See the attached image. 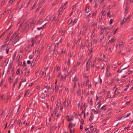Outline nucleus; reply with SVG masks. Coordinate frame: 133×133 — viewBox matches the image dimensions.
Here are the masks:
<instances>
[{"label":"nucleus","instance_id":"5fc2aeb1","mask_svg":"<svg viewBox=\"0 0 133 133\" xmlns=\"http://www.w3.org/2000/svg\"><path fill=\"white\" fill-rule=\"evenodd\" d=\"M104 0H97V1L100 3L102 2Z\"/></svg>","mask_w":133,"mask_h":133},{"label":"nucleus","instance_id":"5701e85b","mask_svg":"<svg viewBox=\"0 0 133 133\" xmlns=\"http://www.w3.org/2000/svg\"><path fill=\"white\" fill-rule=\"evenodd\" d=\"M125 19V18H123L122 19L121 22V25H123L124 22V20Z\"/></svg>","mask_w":133,"mask_h":133},{"label":"nucleus","instance_id":"0e129e2a","mask_svg":"<svg viewBox=\"0 0 133 133\" xmlns=\"http://www.w3.org/2000/svg\"><path fill=\"white\" fill-rule=\"evenodd\" d=\"M5 46V45H3L2 46H1L0 48H2V49Z\"/></svg>","mask_w":133,"mask_h":133},{"label":"nucleus","instance_id":"9b49d317","mask_svg":"<svg viewBox=\"0 0 133 133\" xmlns=\"http://www.w3.org/2000/svg\"><path fill=\"white\" fill-rule=\"evenodd\" d=\"M107 98H111V95L110 94V92L109 91H108L107 92Z\"/></svg>","mask_w":133,"mask_h":133},{"label":"nucleus","instance_id":"c03bdc74","mask_svg":"<svg viewBox=\"0 0 133 133\" xmlns=\"http://www.w3.org/2000/svg\"><path fill=\"white\" fill-rule=\"evenodd\" d=\"M77 94L78 95H79L81 94V91L80 90H79L78 91H77Z\"/></svg>","mask_w":133,"mask_h":133},{"label":"nucleus","instance_id":"de8ad7c7","mask_svg":"<svg viewBox=\"0 0 133 133\" xmlns=\"http://www.w3.org/2000/svg\"><path fill=\"white\" fill-rule=\"evenodd\" d=\"M121 111L120 109H118L116 110V112L117 113H118L119 112H120Z\"/></svg>","mask_w":133,"mask_h":133},{"label":"nucleus","instance_id":"c85d7f7f","mask_svg":"<svg viewBox=\"0 0 133 133\" xmlns=\"http://www.w3.org/2000/svg\"><path fill=\"white\" fill-rule=\"evenodd\" d=\"M111 110H108L107 111L106 114L107 115H109L111 113Z\"/></svg>","mask_w":133,"mask_h":133},{"label":"nucleus","instance_id":"37998d69","mask_svg":"<svg viewBox=\"0 0 133 133\" xmlns=\"http://www.w3.org/2000/svg\"><path fill=\"white\" fill-rule=\"evenodd\" d=\"M60 68L58 66H56V70L58 71L59 69Z\"/></svg>","mask_w":133,"mask_h":133},{"label":"nucleus","instance_id":"774afa93","mask_svg":"<svg viewBox=\"0 0 133 133\" xmlns=\"http://www.w3.org/2000/svg\"><path fill=\"white\" fill-rule=\"evenodd\" d=\"M88 88L90 89L91 88V85L90 84L88 86Z\"/></svg>","mask_w":133,"mask_h":133},{"label":"nucleus","instance_id":"c9c22d12","mask_svg":"<svg viewBox=\"0 0 133 133\" xmlns=\"http://www.w3.org/2000/svg\"><path fill=\"white\" fill-rule=\"evenodd\" d=\"M57 125V126L56 125V129H57V128H58V129H59L60 127V124H58Z\"/></svg>","mask_w":133,"mask_h":133},{"label":"nucleus","instance_id":"412c9836","mask_svg":"<svg viewBox=\"0 0 133 133\" xmlns=\"http://www.w3.org/2000/svg\"><path fill=\"white\" fill-rule=\"evenodd\" d=\"M77 22V20L76 19H73L72 25H74Z\"/></svg>","mask_w":133,"mask_h":133},{"label":"nucleus","instance_id":"ddd939ff","mask_svg":"<svg viewBox=\"0 0 133 133\" xmlns=\"http://www.w3.org/2000/svg\"><path fill=\"white\" fill-rule=\"evenodd\" d=\"M87 103H83L82 104V106L81 108L82 107H83L84 108V110L85 109L87 108Z\"/></svg>","mask_w":133,"mask_h":133},{"label":"nucleus","instance_id":"3c124183","mask_svg":"<svg viewBox=\"0 0 133 133\" xmlns=\"http://www.w3.org/2000/svg\"><path fill=\"white\" fill-rule=\"evenodd\" d=\"M89 82V80L88 79L87 80V82L86 84V85L87 86L88 84V83Z\"/></svg>","mask_w":133,"mask_h":133},{"label":"nucleus","instance_id":"603ef678","mask_svg":"<svg viewBox=\"0 0 133 133\" xmlns=\"http://www.w3.org/2000/svg\"><path fill=\"white\" fill-rule=\"evenodd\" d=\"M129 65H128V66H127V67H126V68H124L123 69H122L121 70V71H120V73L121 72H122V71L123 70H124V69H126L128 67H129Z\"/></svg>","mask_w":133,"mask_h":133},{"label":"nucleus","instance_id":"423d86ee","mask_svg":"<svg viewBox=\"0 0 133 133\" xmlns=\"http://www.w3.org/2000/svg\"><path fill=\"white\" fill-rule=\"evenodd\" d=\"M54 111L55 112V117L57 118L58 117L61 115V113L60 112H57L56 110H55Z\"/></svg>","mask_w":133,"mask_h":133},{"label":"nucleus","instance_id":"7c9ffc66","mask_svg":"<svg viewBox=\"0 0 133 133\" xmlns=\"http://www.w3.org/2000/svg\"><path fill=\"white\" fill-rule=\"evenodd\" d=\"M129 84H128L127 85V88H126L123 89V90L124 91H126L127 90V89L129 88Z\"/></svg>","mask_w":133,"mask_h":133},{"label":"nucleus","instance_id":"4d7b16f0","mask_svg":"<svg viewBox=\"0 0 133 133\" xmlns=\"http://www.w3.org/2000/svg\"><path fill=\"white\" fill-rule=\"evenodd\" d=\"M45 89V90L44 91V93H47V91H48V90H47V89Z\"/></svg>","mask_w":133,"mask_h":133},{"label":"nucleus","instance_id":"79ce46f5","mask_svg":"<svg viewBox=\"0 0 133 133\" xmlns=\"http://www.w3.org/2000/svg\"><path fill=\"white\" fill-rule=\"evenodd\" d=\"M35 62V60H33L32 63H31V66H32V67L34 66V63Z\"/></svg>","mask_w":133,"mask_h":133},{"label":"nucleus","instance_id":"b1692460","mask_svg":"<svg viewBox=\"0 0 133 133\" xmlns=\"http://www.w3.org/2000/svg\"><path fill=\"white\" fill-rule=\"evenodd\" d=\"M105 11V10L104 9H103L101 13V14L102 15L104 16L105 15V14L104 13Z\"/></svg>","mask_w":133,"mask_h":133},{"label":"nucleus","instance_id":"e2e57ef3","mask_svg":"<svg viewBox=\"0 0 133 133\" xmlns=\"http://www.w3.org/2000/svg\"><path fill=\"white\" fill-rule=\"evenodd\" d=\"M76 7V6L75 5H74L72 7V9H74Z\"/></svg>","mask_w":133,"mask_h":133},{"label":"nucleus","instance_id":"58836bf2","mask_svg":"<svg viewBox=\"0 0 133 133\" xmlns=\"http://www.w3.org/2000/svg\"><path fill=\"white\" fill-rule=\"evenodd\" d=\"M113 20L112 19H111L109 23L110 25L111 24L113 23Z\"/></svg>","mask_w":133,"mask_h":133},{"label":"nucleus","instance_id":"864d4df0","mask_svg":"<svg viewBox=\"0 0 133 133\" xmlns=\"http://www.w3.org/2000/svg\"><path fill=\"white\" fill-rule=\"evenodd\" d=\"M82 94L83 95L85 93V90L84 89H83L82 91Z\"/></svg>","mask_w":133,"mask_h":133},{"label":"nucleus","instance_id":"f03ea898","mask_svg":"<svg viewBox=\"0 0 133 133\" xmlns=\"http://www.w3.org/2000/svg\"><path fill=\"white\" fill-rule=\"evenodd\" d=\"M68 2H66L65 4L62 3L61 8L59 9V12L58 15H61L62 14V11L65 8V6L66 5L68 4Z\"/></svg>","mask_w":133,"mask_h":133},{"label":"nucleus","instance_id":"4468645a","mask_svg":"<svg viewBox=\"0 0 133 133\" xmlns=\"http://www.w3.org/2000/svg\"><path fill=\"white\" fill-rule=\"evenodd\" d=\"M78 79V78L76 76H75L74 78L73 79L72 81L74 83H75Z\"/></svg>","mask_w":133,"mask_h":133},{"label":"nucleus","instance_id":"2eb2a0df","mask_svg":"<svg viewBox=\"0 0 133 133\" xmlns=\"http://www.w3.org/2000/svg\"><path fill=\"white\" fill-rule=\"evenodd\" d=\"M40 74L41 75V77L42 78H44L45 76L46 73L42 71L40 72Z\"/></svg>","mask_w":133,"mask_h":133},{"label":"nucleus","instance_id":"aec40b11","mask_svg":"<svg viewBox=\"0 0 133 133\" xmlns=\"http://www.w3.org/2000/svg\"><path fill=\"white\" fill-rule=\"evenodd\" d=\"M73 21V19L70 18L68 21V23L69 24H71L72 25V22Z\"/></svg>","mask_w":133,"mask_h":133},{"label":"nucleus","instance_id":"4c0bfd02","mask_svg":"<svg viewBox=\"0 0 133 133\" xmlns=\"http://www.w3.org/2000/svg\"><path fill=\"white\" fill-rule=\"evenodd\" d=\"M8 10V9H6L4 12L2 14V15H5L6 14V12Z\"/></svg>","mask_w":133,"mask_h":133},{"label":"nucleus","instance_id":"bf43d9fd","mask_svg":"<svg viewBox=\"0 0 133 133\" xmlns=\"http://www.w3.org/2000/svg\"><path fill=\"white\" fill-rule=\"evenodd\" d=\"M22 82H21L20 83V84H19V89L21 87V85H22Z\"/></svg>","mask_w":133,"mask_h":133},{"label":"nucleus","instance_id":"a19ab883","mask_svg":"<svg viewBox=\"0 0 133 133\" xmlns=\"http://www.w3.org/2000/svg\"><path fill=\"white\" fill-rule=\"evenodd\" d=\"M15 0H10L9 2V3L10 4H11Z\"/></svg>","mask_w":133,"mask_h":133},{"label":"nucleus","instance_id":"393cba45","mask_svg":"<svg viewBox=\"0 0 133 133\" xmlns=\"http://www.w3.org/2000/svg\"><path fill=\"white\" fill-rule=\"evenodd\" d=\"M90 63V61L89 60L87 61V63H86L87 67H88L89 66V65Z\"/></svg>","mask_w":133,"mask_h":133},{"label":"nucleus","instance_id":"cd10ccee","mask_svg":"<svg viewBox=\"0 0 133 133\" xmlns=\"http://www.w3.org/2000/svg\"><path fill=\"white\" fill-rule=\"evenodd\" d=\"M89 104L90 105H93V102L92 101V98H91L90 102H89Z\"/></svg>","mask_w":133,"mask_h":133},{"label":"nucleus","instance_id":"69168bd1","mask_svg":"<svg viewBox=\"0 0 133 133\" xmlns=\"http://www.w3.org/2000/svg\"><path fill=\"white\" fill-rule=\"evenodd\" d=\"M90 14V13H89L88 14H85V15L87 16V17H88Z\"/></svg>","mask_w":133,"mask_h":133},{"label":"nucleus","instance_id":"dca6fc26","mask_svg":"<svg viewBox=\"0 0 133 133\" xmlns=\"http://www.w3.org/2000/svg\"><path fill=\"white\" fill-rule=\"evenodd\" d=\"M40 97L42 99H44L45 97V95L42 93L40 95Z\"/></svg>","mask_w":133,"mask_h":133},{"label":"nucleus","instance_id":"2f4dec72","mask_svg":"<svg viewBox=\"0 0 133 133\" xmlns=\"http://www.w3.org/2000/svg\"><path fill=\"white\" fill-rule=\"evenodd\" d=\"M131 113H128L126 115H125V118H127L129 117L131 115Z\"/></svg>","mask_w":133,"mask_h":133},{"label":"nucleus","instance_id":"052dcab7","mask_svg":"<svg viewBox=\"0 0 133 133\" xmlns=\"http://www.w3.org/2000/svg\"><path fill=\"white\" fill-rule=\"evenodd\" d=\"M131 72H132V71H129L128 72V75H130L131 73Z\"/></svg>","mask_w":133,"mask_h":133},{"label":"nucleus","instance_id":"09e8293b","mask_svg":"<svg viewBox=\"0 0 133 133\" xmlns=\"http://www.w3.org/2000/svg\"><path fill=\"white\" fill-rule=\"evenodd\" d=\"M55 17V16H53L51 18V20H52L54 19Z\"/></svg>","mask_w":133,"mask_h":133},{"label":"nucleus","instance_id":"a211bd4d","mask_svg":"<svg viewBox=\"0 0 133 133\" xmlns=\"http://www.w3.org/2000/svg\"><path fill=\"white\" fill-rule=\"evenodd\" d=\"M29 72L30 71L29 70H26L25 74V76L26 77L28 76L29 74Z\"/></svg>","mask_w":133,"mask_h":133},{"label":"nucleus","instance_id":"ea45409f","mask_svg":"<svg viewBox=\"0 0 133 133\" xmlns=\"http://www.w3.org/2000/svg\"><path fill=\"white\" fill-rule=\"evenodd\" d=\"M16 41H14L15 43H14L13 42H12V45H13L16 42H17V41H18V39H16Z\"/></svg>","mask_w":133,"mask_h":133},{"label":"nucleus","instance_id":"4be33fe9","mask_svg":"<svg viewBox=\"0 0 133 133\" xmlns=\"http://www.w3.org/2000/svg\"><path fill=\"white\" fill-rule=\"evenodd\" d=\"M74 117H72V118H68V121L70 122H72V121H73L74 120Z\"/></svg>","mask_w":133,"mask_h":133},{"label":"nucleus","instance_id":"c756f323","mask_svg":"<svg viewBox=\"0 0 133 133\" xmlns=\"http://www.w3.org/2000/svg\"><path fill=\"white\" fill-rule=\"evenodd\" d=\"M130 2H133V0H128V1L127 2V5H129Z\"/></svg>","mask_w":133,"mask_h":133},{"label":"nucleus","instance_id":"9d476101","mask_svg":"<svg viewBox=\"0 0 133 133\" xmlns=\"http://www.w3.org/2000/svg\"><path fill=\"white\" fill-rule=\"evenodd\" d=\"M101 28L102 29L101 30V31H102V30H108L109 29V27L108 26L104 27L103 26H102L101 27Z\"/></svg>","mask_w":133,"mask_h":133},{"label":"nucleus","instance_id":"a18cd8bd","mask_svg":"<svg viewBox=\"0 0 133 133\" xmlns=\"http://www.w3.org/2000/svg\"><path fill=\"white\" fill-rule=\"evenodd\" d=\"M17 81H18L17 79H16V81L15 82H14V86H13L14 87L15 84L16 83H17Z\"/></svg>","mask_w":133,"mask_h":133},{"label":"nucleus","instance_id":"6ab92c4d","mask_svg":"<svg viewBox=\"0 0 133 133\" xmlns=\"http://www.w3.org/2000/svg\"><path fill=\"white\" fill-rule=\"evenodd\" d=\"M94 118V116L93 114H92L91 116L90 117L89 120L90 121H92Z\"/></svg>","mask_w":133,"mask_h":133},{"label":"nucleus","instance_id":"338daca9","mask_svg":"<svg viewBox=\"0 0 133 133\" xmlns=\"http://www.w3.org/2000/svg\"><path fill=\"white\" fill-rule=\"evenodd\" d=\"M92 129H90L89 131L86 133H89V132H91Z\"/></svg>","mask_w":133,"mask_h":133},{"label":"nucleus","instance_id":"f8f14e48","mask_svg":"<svg viewBox=\"0 0 133 133\" xmlns=\"http://www.w3.org/2000/svg\"><path fill=\"white\" fill-rule=\"evenodd\" d=\"M102 105V103L100 101H98L97 103V108L98 109L100 108Z\"/></svg>","mask_w":133,"mask_h":133},{"label":"nucleus","instance_id":"f3484780","mask_svg":"<svg viewBox=\"0 0 133 133\" xmlns=\"http://www.w3.org/2000/svg\"><path fill=\"white\" fill-rule=\"evenodd\" d=\"M106 106V105H103L101 108V110L103 111L107 109Z\"/></svg>","mask_w":133,"mask_h":133},{"label":"nucleus","instance_id":"39448f33","mask_svg":"<svg viewBox=\"0 0 133 133\" xmlns=\"http://www.w3.org/2000/svg\"><path fill=\"white\" fill-rule=\"evenodd\" d=\"M92 111L94 112L95 114H97L100 112L101 111V110H95L94 109H92Z\"/></svg>","mask_w":133,"mask_h":133},{"label":"nucleus","instance_id":"680f3d73","mask_svg":"<svg viewBox=\"0 0 133 133\" xmlns=\"http://www.w3.org/2000/svg\"><path fill=\"white\" fill-rule=\"evenodd\" d=\"M129 127H125V128H124V130H125L126 129L127 130H128L129 128Z\"/></svg>","mask_w":133,"mask_h":133},{"label":"nucleus","instance_id":"0eeeda50","mask_svg":"<svg viewBox=\"0 0 133 133\" xmlns=\"http://www.w3.org/2000/svg\"><path fill=\"white\" fill-rule=\"evenodd\" d=\"M66 78V76L65 74H64L61 76V79L62 81H64Z\"/></svg>","mask_w":133,"mask_h":133},{"label":"nucleus","instance_id":"72a5a7b5","mask_svg":"<svg viewBox=\"0 0 133 133\" xmlns=\"http://www.w3.org/2000/svg\"><path fill=\"white\" fill-rule=\"evenodd\" d=\"M96 128H94L93 129H92L91 132H94L96 131Z\"/></svg>","mask_w":133,"mask_h":133},{"label":"nucleus","instance_id":"e433bc0d","mask_svg":"<svg viewBox=\"0 0 133 133\" xmlns=\"http://www.w3.org/2000/svg\"><path fill=\"white\" fill-rule=\"evenodd\" d=\"M65 30H63L61 34V35L62 36H63L64 35L65 33Z\"/></svg>","mask_w":133,"mask_h":133},{"label":"nucleus","instance_id":"20e7f679","mask_svg":"<svg viewBox=\"0 0 133 133\" xmlns=\"http://www.w3.org/2000/svg\"><path fill=\"white\" fill-rule=\"evenodd\" d=\"M23 72L19 68L17 69L16 71V74L17 75H18L19 76L20 75H21L22 74Z\"/></svg>","mask_w":133,"mask_h":133},{"label":"nucleus","instance_id":"49530a36","mask_svg":"<svg viewBox=\"0 0 133 133\" xmlns=\"http://www.w3.org/2000/svg\"><path fill=\"white\" fill-rule=\"evenodd\" d=\"M56 36V34H54L53 35V36L52 38V39L53 40L54 39V38Z\"/></svg>","mask_w":133,"mask_h":133},{"label":"nucleus","instance_id":"473e14b6","mask_svg":"<svg viewBox=\"0 0 133 133\" xmlns=\"http://www.w3.org/2000/svg\"><path fill=\"white\" fill-rule=\"evenodd\" d=\"M107 16L109 17L110 18L111 17V16L110 15V14L109 11L108 12L107 14Z\"/></svg>","mask_w":133,"mask_h":133},{"label":"nucleus","instance_id":"13d9d810","mask_svg":"<svg viewBox=\"0 0 133 133\" xmlns=\"http://www.w3.org/2000/svg\"><path fill=\"white\" fill-rule=\"evenodd\" d=\"M95 100L96 101H97L98 100V97L97 95H96V97L95 98Z\"/></svg>","mask_w":133,"mask_h":133},{"label":"nucleus","instance_id":"6e6d98bb","mask_svg":"<svg viewBox=\"0 0 133 133\" xmlns=\"http://www.w3.org/2000/svg\"><path fill=\"white\" fill-rule=\"evenodd\" d=\"M81 123L82 124H83L84 123V121L83 119L81 120Z\"/></svg>","mask_w":133,"mask_h":133},{"label":"nucleus","instance_id":"a878e982","mask_svg":"<svg viewBox=\"0 0 133 133\" xmlns=\"http://www.w3.org/2000/svg\"><path fill=\"white\" fill-rule=\"evenodd\" d=\"M19 107L20 105H16L15 107V110L17 109V112L19 110Z\"/></svg>","mask_w":133,"mask_h":133},{"label":"nucleus","instance_id":"8fccbe9b","mask_svg":"<svg viewBox=\"0 0 133 133\" xmlns=\"http://www.w3.org/2000/svg\"><path fill=\"white\" fill-rule=\"evenodd\" d=\"M121 43H123V42H121ZM119 47L121 48H122L123 47V45H122V44H119Z\"/></svg>","mask_w":133,"mask_h":133},{"label":"nucleus","instance_id":"f257e3e1","mask_svg":"<svg viewBox=\"0 0 133 133\" xmlns=\"http://www.w3.org/2000/svg\"><path fill=\"white\" fill-rule=\"evenodd\" d=\"M75 125V123L73 122H70L69 125V128L70 129V133H74L75 129L73 128Z\"/></svg>","mask_w":133,"mask_h":133},{"label":"nucleus","instance_id":"6e6552de","mask_svg":"<svg viewBox=\"0 0 133 133\" xmlns=\"http://www.w3.org/2000/svg\"><path fill=\"white\" fill-rule=\"evenodd\" d=\"M91 11L90 8L89 7H87L85 9V11L87 14L89 13Z\"/></svg>","mask_w":133,"mask_h":133},{"label":"nucleus","instance_id":"7ed1b4c3","mask_svg":"<svg viewBox=\"0 0 133 133\" xmlns=\"http://www.w3.org/2000/svg\"><path fill=\"white\" fill-rule=\"evenodd\" d=\"M63 103L66 107H68L69 104H71V102L70 101L69 99L66 102V100H65L63 102Z\"/></svg>","mask_w":133,"mask_h":133},{"label":"nucleus","instance_id":"f704fd0d","mask_svg":"<svg viewBox=\"0 0 133 133\" xmlns=\"http://www.w3.org/2000/svg\"><path fill=\"white\" fill-rule=\"evenodd\" d=\"M57 104H58L59 105V106H61V102L60 100H58L57 101Z\"/></svg>","mask_w":133,"mask_h":133},{"label":"nucleus","instance_id":"1a4fd4ad","mask_svg":"<svg viewBox=\"0 0 133 133\" xmlns=\"http://www.w3.org/2000/svg\"><path fill=\"white\" fill-rule=\"evenodd\" d=\"M52 88V85H49L47 86V87H46L45 88H44L43 89V90L45 89H46L47 90H50Z\"/></svg>","mask_w":133,"mask_h":133},{"label":"nucleus","instance_id":"bb28decb","mask_svg":"<svg viewBox=\"0 0 133 133\" xmlns=\"http://www.w3.org/2000/svg\"><path fill=\"white\" fill-rule=\"evenodd\" d=\"M117 88H116V89H115V91H114V95H113V97H115L116 95V91H117Z\"/></svg>","mask_w":133,"mask_h":133}]
</instances>
